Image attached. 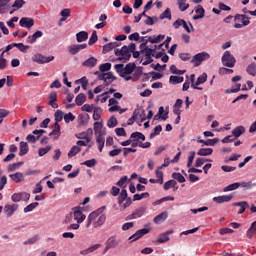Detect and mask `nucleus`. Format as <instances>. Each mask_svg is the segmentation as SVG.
I'll list each match as a JSON object with an SVG mask.
<instances>
[{"label":"nucleus","mask_w":256,"mask_h":256,"mask_svg":"<svg viewBox=\"0 0 256 256\" xmlns=\"http://www.w3.org/2000/svg\"><path fill=\"white\" fill-rule=\"evenodd\" d=\"M85 101H87V96L83 93H80L75 98V103H76V105H78V107H81V105H83V103H85Z\"/></svg>","instance_id":"obj_33"},{"label":"nucleus","mask_w":256,"mask_h":256,"mask_svg":"<svg viewBox=\"0 0 256 256\" xmlns=\"http://www.w3.org/2000/svg\"><path fill=\"white\" fill-rule=\"evenodd\" d=\"M101 73H105V71H111V63H104L99 66Z\"/></svg>","instance_id":"obj_62"},{"label":"nucleus","mask_w":256,"mask_h":256,"mask_svg":"<svg viewBox=\"0 0 256 256\" xmlns=\"http://www.w3.org/2000/svg\"><path fill=\"white\" fill-rule=\"evenodd\" d=\"M207 81V73H203L197 78V81L195 83L196 86L203 85Z\"/></svg>","instance_id":"obj_57"},{"label":"nucleus","mask_w":256,"mask_h":256,"mask_svg":"<svg viewBox=\"0 0 256 256\" xmlns=\"http://www.w3.org/2000/svg\"><path fill=\"white\" fill-rule=\"evenodd\" d=\"M105 83L106 85H111L115 79H117L115 76H113V72L105 73Z\"/></svg>","instance_id":"obj_44"},{"label":"nucleus","mask_w":256,"mask_h":256,"mask_svg":"<svg viewBox=\"0 0 256 256\" xmlns=\"http://www.w3.org/2000/svg\"><path fill=\"white\" fill-rule=\"evenodd\" d=\"M145 57H148V59L155 57V48H146L144 50Z\"/></svg>","instance_id":"obj_58"},{"label":"nucleus","mask_w":256,"mask_h":256,"mask_svg":"<svg viewBox=\"0 0 256 256\" xmlns=\"http://www.w3.org/2000/svg\"><path fill=\"white\" fill-rule=\"evenodd\" d=\"M172 178L175 179V181H178V183H185V176L179 172L172 173Z\"/></svg>","instance_id":"obj_43"},{"label":"nucleus","mask_w":256,"mask_h":256,"mask_svg":"<svg viewBox=\"0 0 256 256\" xmlns=\"http://www.w3.org/2000/svg\"><path fill=\"white\" fill-rule=\"evenodd\" d=\"M71 213L74 217V220L77 221V223H83L86 219L85 214L81 212V208H73Z\"/></svg>","instance_id":"obj_9"},{"label":"nucleus","mask_w":256,"mask_h":256,"mask_svg":"<svg viewBox=\"0 0 256 256\" xmlns=\"http://www.w3.org/2000/svg\"><path fill=\"white\" fill-rule=\"evenodd\" d=\"M159 19H171V10L167 8L162 14H160Z\"/></svg>","instance_id":"obj_60"},{"label":"nucleus","mask_w":256,"mask_h":256,"mask_svg":"<svg viewBox=\"0 0 256 256\" xmlns=\"http://www.w3.org/2000/svg\"><path fill=\"white\" fill-rule=\"evenodd\" d=\"M53 128L54 129L49 133V137L59 139V137H61V125H59L58 123H54Z\"/></svg>","instance_id":"obj_18"},{"label":"nucleus","mask_w":256,"mask_h":256,"mask_svg":"<svg viewBox=\"0 0 256 256\" xmlns=\"http://www.w3.org/2000/svg\"><path fill=\"white\" fill-rule=\"evenodd\" d=\"M149 231H151V228H142L140 230H137L132 236L128 238V240H130V243H133L134 241H139V239H141V237H145V235H147Z\"/></svg>","instance_id":"obj_7"},{"label":"nucleus","mask_w":256,"mask_h":256,"mask_svg":"<svg viewBox=\"0 0 256 256\" xmlns=\"http://www.w3.org/2000/svg\"><path fill=\"white\" fill-rule=\"evenodd\" d=\"M118 123L117 118H115V116H111L107 121V127H109V129H113L117 127Z\"/></svg>","instance_id":"obj_40"},{"label":"nucleus","mask_w":256,"mask_h":256,"mask_svg":"<svg viewBox=\"0 0 256 256\" xmlns=\"http://www.w3.org/2000/svg\"><path fill=\"white\" fill-rule=\"evenodd\" d=\"M195 159V151L189 152L187 167H191L193 165V160Z\"/></svg>","instance_id":"obj_64"},{"label":"nucleus","mask_w":256,"mask_h":256,"mask_svg":"<svg viewBox=\"0 0 256 256\" xmlns=\"http://www.w3.org/2000/svg\"><path fill=\"white\" fill-rule=\"evenodd\" d=\"M198 143H202L206 145V147H214V145H217V143H219V138H213L208 140H198Z\"/></svg>","instance_id":"obj_28"},{"label":"nucleus","mask_w":256,"mask_h":256,"mask_svg":"<svg viewBox=\"0 0 256 256\" xmlns=\"http://www.w3.org/2000/svg\"><path fill=\"white\" fill-rule=\"evenodd\" d=\"M163 131V127L161 125H157L154 129L153 132L150 134V139H155L157 135H160L161 132Z\"/></svg>","instance_id":"obj_39"},{"label":"nucleus","mask_w":256,"mask_h":256,"mask_svg":"<svg viewBox=\"0 0 256 256\" xmlns=\"http://www.w3.org/2000/svg\"><path fill=\"white\" fill-rule=\"evenodd\" d=\"M107 99H109V92H104L97 96L96 101H100L101 103H106Z\"/></svg>","instance_id":"obj_54"},{"label":"nucleus","mask_w":256,"mask_h":256,"mask_svg":"<svg viewBox=\"0 0 256 256\" xmlns=\"http://www.w3.org/2000/svg\"><path fill=\"white\" fill-rule=\"evenodd\" d=\"M197 155H200L201 157H207L208 155H213V148H201Z\"/></svg>","instance_id":"obj_32"},{"label":"nucleus","mask_w":256,"mask_h":256,"mask_svg":"<svg viewBox=\"0 0 256 256\" xmlns=\"http://www.w3.org/2000/svg\"><path fill=\"white\" fill-rule=\"evenodd\" d=\"M234 207H240V210L238 211V215H243L246 209H249V203H247V201L236 202L234 203Z\"/></svg>","instance_id":"obj_23"},{"label":"nucleus","mask_w":256,"mask_h":256,"mask_svg":"<svg viewBox=\"0 0 256 256\" xmlns=\"http://www.w3.org/2000/svg\"><path fill=\"white\" fill-rule=\"evenodd\" d=\"M249 19H250L249 16L245 14H236L234 16V21H237V23L241 22L244 25V27H247V25L251 23Z\"/></svg>","instance_id":"obj_14"},{"label":"nucleus","mask_w":256,"mask_h":256,"mask_svg":"<svg viewBox=\"0 0 256 256\" xmlns=\"http://www.w3.org/2000/svg\"><path fill=\"white\" fill-rule=\"evenodd\" d=\"M243 133H245V127H243V126H238V127L234 128L232 131V135H234V137L236 139H237V137H241V135H243Z\"/></svg>","instance_id":"obj_34"},{"label":"nucleus","mask_w":256,"mask_h":256,"mask_svg":"<svg viewBox=\"0 0 256 256\" xmlns=\"http://www.w3.org/2000/svg\"><path fill=\"white\" fill-rule=\"evenodd\" d=\"M87 39H89V33L87 31H80L76 34L77 43H84Z\"/></svg>","instance_id":"obj_24"},{"label":"nucleus","mask_w":256,"mask_h":256,"mask_svg":"<svg viewBox=\"0 0 256 256\" xmlns=\"http://www.w3.org/2000/svg\"><path fill=\"white\" fill-rule=\"evenodd\" d=\"M164 113H165V108L163 106H160L158 110V115H156L154 119H162L163 121H167L169 117L168 116L169 113H166L165 115H163Z\"/></svg>","instance_id":"obj_30"},{"label":"nucleus","mask_w":256,"mask_h":256,"mask_svg":"<svg viewBox=\"0 0 256 256\" xmlns=\"http://www.w3.org/2000/svg\"><path fill=\"white\" fill-rule=\"evenodd\" d=\"M170 73L173 75H185L186 71L185 70H179L177 69V66L171 65L170 66Z\"/></svg>","instance_id":"obj_48"},{"label":"nucleus","mask_w":256,"mask_h":256,"mask_svg":"<svg viewBox=\"0 0 256 256\" xmlns=\"http://www.w3.org/2000/svg\"><path fill=\"white\" fill-rule=\"evenodd\" d=\"M246 72L252 77H256V63L252 62L250 65L247 66Z\"/></svg>","instance_id":"obj_36"},{"label":"nucleus","mask_w":256,"mask_h":256,"mask_svg":"<svg viewBox=\"0 0 256 256\" xmlns=\"http://www.w3.org/2000/svg\"><path fill=\"white\" fill-rule=\"evenodd\" d=\"M31 194L27 192L14 193L11 197L13 203H19V201H29Z\"/></svg>","instance_id":"obj_8"},{"label":"nucleus","mask_w":256,"mask_h":256,"mask_svg":"<svg viewBox=\"0 0 256 256\" xmlns=\"http://www.w3.org/2000/svg\"><path fill=\"white\" fill-rule=\"evenodd\" d=\"M119 47V43L117 42H110L103 46L102 53L103 55L113 51V49H117Z\"/></svg>","instance_id":"obj_20"},{"label":"nucleus","mask_w":256,"mask_h":256,"mask_svg":"<svg viewBox=\"0 0 256 256\" xmlns=\"http://www.w3.org/2000/svg\"><path fill=\"white\" fill-rule=\"evenodd\" d=\"M64 121L65 123H71V121H75V115L69 112L68 114L64 115Z\"/></svg>","instance_id":"obj_63"},{"label":"nucleus","mask_w":256,"mask_h":256,"mask_svg":"<svg viewBox=\"0 0 256 256\" xmlns=\"http://www.w3.org/2000/svg\"><path fill=\"white\" fill-rule=\"evenodd\" d=\"M235 63H237V60L234 56L231 55V52L225 51L222 55V64L224 65V67L233 68L235 67Z\"/></svg>","instance_id":"obj_5"},{"label":"nucleus","mask_w":256,"mask_h":256,"mask_svg":"<svg viewBox=\"0 0 256 256\" xmlns=\"http://www.w3.org/2000/svg\"><path fill=\"white\" fill-rule=\"evenodd\" d=\"M43 37V32L41 30H37L33 35L27 37L26 42L33 45V43H37V39Z\"/></svg>","instance_id":"obj_16"},{"label":"nucleus","mask_w":256,"mask_h":256,"mask_svg":"<svg viewBox=\"0 0 256 256\" xmlns=\"http://www.w3.org/2000/svg\"><path fill=\"white\" fill-rule=\"evenodd\" d=\"M96 142L98 144V149L100 153H103V147H105V137H103V134H101V132L96 137Z\"/></svg>","instance_id":"obj_29"},{"label":"nucleus","mask_w":256,"mask_h":256,"mask_svg":"<svg viewBox=\"0 0 256 256\" xmlns=\"http://www.w3.org/2000/svg\"><path fill=\"white\" fill-rule=\"evenodd\" d=\"M163 39H165V35H163V34H159V35L156 36V37H153V36H150V37H149V41H150V43H152V44L161 43V41H163Z\"/></svg>","instance_id":"obj_45"},{"label":"nucleus","mask_w":256,"mask_h":256,"mask_svg":"<svg viewBox=\"0 0 256 256\" xmlns=\"http://www.w3.org/2000/svg\"><path fill=\"white\" fill-rule=\"evenodd\" d=\"M19 209V204H7L4 207V213L6 214L7 217H12L13 213Z\"/></svg>","instance_id":"obj_13"},{"label":"nucleus","mask_w":256,"mask_h":256,"mask_svg":"<svg viewBox=\"0 0 256 256\" xmlns=\"http://www.w3.org/2000/svg\"><path fill=\"white\" fill-rule=\"evenodd\" d=\"M83 67H89L90 69L97 65V58L90 57L82 63Z\"/></svg>","instance_id":"obj_31"},{"label":"nucleus","mask_w":256,"mask_h":256,"mask_svg":"<svg viewBox=\"0 0 256 256\" xmlns=\"http://www.w3.org/2000/svg\"><path fill=\"white\" fill-rule=\"evenodd\" d=\"M91 137H93V128H88L86 131L79 133V138L85 139L87 143H91Z\"/></svg>","instance_id":"obj_15"},{"label":"nucleus","mask_w":256,"mask_h":256,"mask_svg":"<svg viewBox=\"0 0 256 256\" xmlns=\"http://www.w3.org/2000/svg\"><path fill=\"white\" fill-rule=\"evenodd\" d=\"M115 55L118 58V61H123V63H127L129 59H131V52L129 51V47L123 46L120 50H115Z\"/></svg>","instance_id":"obj_3"},{"label":"nucleus","mask_w":256,"mask_h":256,"mask_svg":"<svg viewBox=\"0 0 256 256\" xmlns=\"http://www.w3.org/2000/svg\"><path fill=\"white\" fill-rule=\"evenodd\" d=\"M14 47H17L21 53H26L27 49H29V45H24L23 43H13Z\"/></svg>","instance_id":"obj_52"},{"label":"nucleus","mask_w":256,"mask_h":256,"mask_svg":"<svg viewBox=\"0 0 256 256\" xmlns=\"http://www.w3.org/2000/svg\"><path fill=\"white\" fill-rule=\"evenodd\" d=\"M237 189H239V182H235V183H232V184L226 186V187L223 189V192H224V193H227V192H229V191H235V190H237Z\"/></svg>","instance_id":"obj_46"},{"label":"nucleus","mask_w":256,"mask_h":256,"mask_svg":"<svg viewBox=\"0 0 256 256\" xmlns=\"http://www.w3.org/2000/svg\"><path fill=\"white\" fill-rule=\"evenodd\" d=\"M39 241V235L33 236L32 238L24 241V245H33Z\"/></svg>","instance_id":"obj_61"},{"label":"nucleus","mask_w":256,"mask_h":256,"mask_svg":"<svg viewBox=\"0 0 256 256\" xmlns=\"http://www.w3.org/2000/svg\"><path fill=\"white\" fill-rule=\"evenodd\" d=\"M207 59H211V55L207 52L198 53L193 56L191 63H194V67H199L203 61H207Z\"/></svg>","instance_id":"obj_6"},{"label":"nucleus","mask_w":256,"mask_h":256,"mask_svg":"<svg viewBox=\"0 0 256 256\" xmlns=\"http://www.w3.org/2000/svg\"><path fill=\"white\" fill-rule=\"evenodd\" d=\"M107 207L102 206L96 211H93L89 214L86 227L89 229L91 225L93 224L94 227L97 229V227H101V225H105V221H107V216L105 214H102L99 216L100 213H103Z\"/></svg>","instance_id":"obj_1"},{"label":"nucleus","mask_w":256,"mask_h":256,"mask_svg":"<svg viewBox=\"0 0 256 256\" xmlns=\"http://www.w3.org/2000/svg\"><path fill=\"white\" fill-rule=\"evenodd\" d=\"M49 99L50 100L48 102V105H50V107H52V109H58L59 104H57V93L56 92H50Z\"/></svg>","instance_id":"obj_17"},{"label":"nucleus","mask_w":256,"mask_h":256,"mask_svg":"<svg viewBox=\"0 0 256 256\" xmlns=\"http://www.w3.org/2000/svg\"><path fill=\"white\" fill-rule=\"evenodd\" d=\"M145 197H149V193L148 192H144L142 194H135L133 196V201H141V199H145Z\"/></svg>","instance_id":"obj_59"},{"label":"nucleus","mask_w":256,"mask_h":256,"mask_svg":"<svg viewBox=\"0 0 256 256\" xmlns=\"http://www.w3.org/2000/svg\"><path fill=\"white\" fill-rule=\"evenodd\" d=\"M167 217H169V213H167V211H164V212L158 214L156 217H154L153 221L156 225H159V224L163 223V221H165L167 219Z\"/></svg>","instance_id":"obj_22"},{"label":"nucleus","mask_w":256,"mask_h":256,"mask_svg":"<svg viewBox=\"0 0 256 256\" xmlns=\"http://www.w3.org/2000/svg\"><path fill=\"white\" fill-rule=\"evenodd\" d=\"M117 245H119V243L117 242V240L115 239V237H110L107 241H106V251H109V249H115V247H117Z\"/></svg>","instance_id":"obj_27"},{"label":"nucleus","mask_w":256,"mask_h":256,"mask_svg":"<svg viewBox=\"0 0 256 256\" xmlns=\"http://www.w3.org/2000/svg\"><path fill=\"white\" fill-rule=\"evenodd\" d=\"M97 41H99V37L97 36V31L94 30L89 38L88 45H95Z\"/></svg>","instance_id":"obj_47"},{"label":"nucleus","mask_w":256,"mask_h":256,"mask_svg":"<svg viewBox=\"0 0 256 256\" xmlns=\"http://www.w3.org/2000/svg\"><path fill=\"white\" fill-rule=\"evenodd\" d=\"M169 235H173V230H168L160 234L157 238V243H167L169 241Z\"/></svg>","instance_id":"obj_19"},{"label":"nucleus","mask_w":256,"mask_h":256,"mask_svg":"<svg viewBox=\"0 0 256 256\" xmlns=\"http://www.w3.org/2000/svg\"><path fill=\"white\" fill-rule=\"evenodd\" d=\"M137 119H139V110L134 111L133 116L128 119L127 125H133Z\"/></svg>","instance_id":"obj_55"},{"label":"nucleus","mask_w":256,"mask_h":256,"mask_svg":"<svg viewBox=\"0 0 256 256\" xmlns=\"http://www.w3.org/2000/svg\"><path fill=\"white\" fill-rule=\"evenodd\" d=\"M77 153H81V147L78 145H74L68 152V157H75V155H77Z\"/></svg>","instance_id":"obj_38"},{"label":"nucleus","mask_w":256,"mask_h":256,"mask_svg":"<svg viewBox=\"0 0 256 256\" xmlns=\"http://www.w3.org/2000/svg\"><path fill=\"white\" fill-rule=\"evenodd\" d=\"M20 27H25L26 29H31L35 25V20L29 17H23L19 21Z\"/></svg>","instance_id":"obj_11"},{"label":"nucleus","mask_w":256,"mask_h":256,"mask_svg":"<svg viewBox=\"0 0 256 256\" xmlns=\"http://www.w3.org/2000/svg\"><path fill=\"white\" fill-rule=\"evenodd\" d=\"M103 113V109L96 107L93 110V119L94 121H99V119H101V114Z\"/></svg>","instance_id":"obj_42"},{"label":"nucleus","mask_w":256,"mask_h":256,"mask_svg":"<svg viewBox=\"0 0 256 256\" xmlns=\"http://www.w3.org/2000/svg\"><path fill=\"white\" fill-rule=\"evenodd\" d=\"M183 81H185V78H183V76H170L169 78V82L173 83V85L183 83Z\"/></svg>","instance_id":"obj_37"},{"label":"nucleus","mask_w":256,"mask_h":256,"mask_svg":"<svg viewBox=\"0 0 256 256\" xmlns=\"http://www.w3.org/2000/svg\"><path fill=\"white\" fill-rule=\"evenodd\" d=\"M145 211H147V206L139 207L131 215H129L127 219H139V217H143V215H145Z\"/></svg>","instance_id":"obj_10"},{"label":"nucleus","mask_w":256,"mask_h":256,"mask_svg":"<svg viewBox=\"0 0 256 256\" xmlns=\"http://www.w3.org/2000/svg\"><path fill=\"white\" fill-rule=\"evenodd\" d=\"M55 117V122L59 125V123H61V121H63V111L61 110H57L54 114Z\"/></svg>","instance_id":"obj_53"},{"label":"nucleus","mask_w":256,"mask_h":256,"mask_svg":"<svg viewBox=\"0 0 256 256\" xmlns=\"http://www.w3.org/2000/svg\"><path fill=\"white\" fill-rule=\"evenodd\" d=\"M9 177L12 181H14V183H21V182L25 181V175H23V173H21V172H16L14 174H10Z\"/></svg>","instance_id":"obj_21"},{"label":"nucleus","mask_w":256,"mask_h":256,"mask_svg":"<svg viewBox=\"0 0 256 256\" xmlns=\"http://www.w3.org/2000/svg\"><path fill=\"white\" fill-rule=\"evenodd\" d=\"M196 15L193 16V20L197 21L199 19H203L205 17V9L203 6L199 5L195 10Z\"/></svg>","instance_id":"obj_25"},{"label":"nucleus","mask_w":256,"mask_h":256,"mask_svg":"<svg viewBox=\"0 0 256 256\" xmlns=\"http://www.w3.org/2000/svg\"><path fill=\"white\" fill-rule=\"evenodd\" d=\"M100 247H101V244H95L87 248L86 250H82L81 255H89V253H93L94 251H97V249H99Z\"/></svg>","instance_id":"obj_35"},{"label":"nucleus","mask_w":256,"mask_h":256,"mask_svg":"<svg viewBox=\"0 0 256 256\" xmlns=\"http://www.w3.org/2000/svg\"><path fill=\"white\" fill-rule=\"evenodd\" d=\"M37 207H39V203L33 202L24 208V213H31V211H33V209H37Z\"/></svg>","instance_id":"obj_50"},{"label":"nucleus","mask_w":256,"mask_h":256,"mask_svg":"<svg viewBox=\"0 0 256 256\" xmlns=\"http://www.w3.org/2000/svg\"><path fill=\"white\" fill-rule=\"evenodd\" d=\"M79 51V46L77 44L68 46V53H70V55H77Z\"/></svg>","instance_id":"obj_49"},{"label":"nucleus","mask_w":256,"mask_h":256,"mask_svg":"<svg viewBox=\"0 0 256 256\" xmlns=\"http://www.w3.org/2000/svg\"><path fill=\"white\" fill-rule=\"evenodd\" d=\"M178 7L180 11H187L189 4H187V0H178Z\"/></svg>","instance_id":"obj_51"},{"label":"nucleus","mask_w":256,"mask_h":256,"mask_svg":"<svg viewBox=\"0 0 256 256\" xmlns=\"http://www.w3.org/2000/svg\"><path fill=\"white\" fill-rule=\"evenodd\" d=\"M233 197V194L216 196L213 198V202L217 203L218 205H221V203H229V201H231Z\"/></svg>","instance_id":"obj_12"},{"label":"nucleus","mask_w":256,"mask_h":256,"mask_svg":"<svg viewBox=\"0 0 256 256\" xmlns=\"http://www.w3.org/2000/svg\"><path fill=\"white\" fill-rule=\"evenodd\" d=\"M123 64H116L114 66L116 73L120 75V77H125V75H131L135 71V63H128L124 68Z\"/></svg>","instance_id":"obj_2"},{"label":"nucleus","mask_w":256,"mask_h":256,"mask_svg":"<svg viewBox=\"0 0 256 256\" xmlns=\"http://www.w3.org/2000/svg\"><path fill=\"white\" fill-rule=\"evenodd\" d=\"M29 153V144L27 142H20L19 146V156L23 157L24 155H27Z\"/></svg>","instance_id":"obj_26"},{"label":"nucleus","mask_w":256,"mask_h":256,"mask_svg":"<svg viewBox=\"0 0 256 256\" xmlns=\"http://www.w3.org/2000/svg\"><path fill=\"white\" fill-rule=\"evenodd\" d=\"M176 185H177V181L169 180V181L165 182L164 190L169 191V189H171L172 187H175Z\"/></svg>","instance_id":"obj_56"},{"label":"nucleus","mask_w":256,"mask_h":256,"mask_svg":"<svg viewBox=\"0 0 256 256\" xmlns=\"http://www.w3.org/2000/svg\"><path fill=\"white\" fill-rule=\"evenodd\" d=\"M127 190L122 189L119 196H118V204L123 205V202L127 199Z\"/></svg>","instance_id":"obj_41"},{"label":"nucleus","mask_w":256,"mask_h":256,"mask_svg":"<svg viewBox=\"0 0 256 256\" xmlns=\"http://www.w3.org/2000/svg\"><path fill=\"white\" fill-rule=\"evenodd\" d=\"M32 61L38 65H45V63H51V61H55V56H45L41 53H36L32 56Z\"/></svg>","instance_id":"obj_4"}]
</instances>
